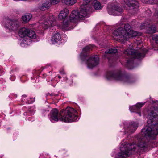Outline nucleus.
<instances>
[{
	"instance_id": "nucleus-36",
	"label": "nucleus",
	"mask_w": 158,
	"mask_h": 158,
	"mask_svg": "<svg viewBox=\"0 0 158 158\" xmlns=\"http://www.w3.org/2000/svg\"><path fill=\"white\" fill-rule=\"evenodd\" d=\"M28 113V114L29 115H32L34 114V112L33 111H31L30 110L29 111Z\"/></svg>"
},
{
	"instance_id": "nucleus-13",
	"label": "nucleus",
	"mask_w": 158,
	"mask_h": 158,
	"mask_svg": "<svg viewBox=\"0 0 158 158\" xmlns=\"http://www.w3.org/2000/svg\"><path fill=\"white\" fill-rule=\"evenodd\" d=\"M145 103L139 102L136 105L132 106H130L129 109L130 111L132 112H135L138 114L139 116H141L140 108L144 105Z\"/></svg>"
},
{
	"instance_id": "nucleus-22",
	"label": "nucleus",
	"mask_w": 158,
	"mask_h": 158,
	"mask_svg": "<svg viewBox=\"0 0 158 158\" xmlns=\"http://www.w3.org/2000/svg\"><path fill=\"white\" fill-rule=\"evenodd\" d=\"M31 42V40L27 39L26 37L24 38L21 42L20 45L22 47H25L27 45L30 44Z\"/></svg>"
},
{
	"instance_id": "nucleus-42",
	"label": "nucleus",
	"mask_w": 158,
	"mask_h": 158,
	"mask_svg": "<svg viewBox=\"0 0 158 158\" xmlns=\"http://www.w3.org/2000/svg\"><path fill=\"white\" fill-rule=\"evenodd\" d=\"M48 111V110H45V111H44V112H46L47 111Z\"/></svg>"
},
{
	"instance_id": "nucleus-23",
	"label": "nucleus",
	"mask_w": 158,
	"mask_h": 158,
	"mask_svg": "<svg viewBox=\"0 0 158 158\" xmlns=\"http://www.w3.org/2000/svg\"><path fill=\"white\" fill-rule=\"evenodd\" d=\"M93 4L94 9L97 10H100L103 7L100 2L97 0H94L93 2Z\"/></svg>"
},
{
	"instance_id": "nucleus-31",
	"label": "nucleus",
	"mask_w": 158,
	"mask_h": 158,
	"mask_svg": "<svg viewBox=\"0 0 158 158\" xmlns=\"http://www.w3.org/2000/svg\"><path fill=\"white\" fill-rule=\"evenodd\" d=\"M147 25V23H143L140 25V28L141 29L144 28Z\"/></svg>"
},
{
	"instance_id": "nucleus-41",
	"label": "nucleus",
	"mask_w": 158,
	"mask_h": 158,
	"mask_svg": "<svg viewBox=\"0 0 158 158\" xmlns=\"http://www.w3.org/2000/svg\"><path fill=\"white\" fill-rule=\"evenodd\" d=\"M58 78H59V79H60V78H61V77H60V76H58Z\"/></svg>"
},
{
	"instance_id": "nucleus-40",
	"label": "nucleus",
	"mask_w": 158,
	"mask_h": 158,
	"mask_svg": "<svg viewBox=\"0 0 158 158\" xmlns=\"http://www.w3.org/2000/svg\"><path fill=\"white\" fill-rule=\"evenodd\" d=\"M64 79L65 80H66L67 79V78L66 77H64Z\"/></svg>"
},
{
	"instance_id": "nucleus-9",
	"label": "nucleus",
	"mask_w": 158,
	"mask_h": 158,
	"mask_svg": "<svg viewBox=\"0 0 158 158\" xmlns=\"http://www.w3.org/2000/svg\"><path fill=\"white\" fill-rule=\"evenodd\" d=\"M123 124L125 134H129L134 132L138 127V123L136 122H125Z\"/></svg>"
},
{
	"instance_id": "nucleus-28",
	"label": "nucleus",
	"mask_w": 158,
	"mask_h": 158,
	"mask_svg": "<svg viewBox=\"0 0 158 158\" xmlns=\"http://www.w3.org/2000/svg\"><path fill=\"white\" fill-rule=\"evenodd\" d=\"M48 81L49 82V84H51L52 86H54L56 85V81L53 79H51L50 81L49 80Z\"/></svg>"
},
{
	"instance_id": "nucleus-30",
	"label": "nucleus",
	"mask_w": 158,
	"mask_h": 158,
	"mask_svg": "<svg viewBox=\"0 0 158 158\" xmlns=\"http://www.w3.org/2000/svg\"><path fill=\"white\" fill-rule=\"evenodd\" d=\"M35 101L34 99H32V98H30V100H28L27 101H26V103L30 104L32 103L33 102Z\"/></svg>"
},
{
	"instance_id": "nucleus-26",
	"label": "nucleus",
	"mask_w": 158,
	"mask_h": 158,
	"mask_svg": "<svg viewBox=\"0 0 158 158\" xmlns=\"http://www.w3.org/2000/svg\"><path fill=\"white\" fill-rule=\"evenodd\" d=\"M149 28L152 33H155L156 31V27L155 25H152Z\"/></svg>"
},
{
	"instance_id": "nucleus-12",
	"label": "nucleus",
	"mask_w": 158,
	"mask_h": 158,
	"mask_svg": "<svg viewBox=\"0 0 158 158\" xmlns=\"http://www.w3.org/2000/svg\"><path fill=\"white\" fill-rule=\"evenodd\" d=\"M117 52V50L116 48H110L105 51V57L107 58L110 63L112 61L113 62V61L115 60V56L114 54Z\"/></svg>"
},
{
	"instance_id": "nucleus-37",
	"label": "nucleus",
	"mask_w": 158,
	"mask_h": 158,
	"mask_svg": "<svg viewBox=\"0 0 158 158\" xmlns=\"http://www.w3.org/2000/svg\"><path fill=\"white\" fill-rule=\"evenodd\" d=\"M154 15L155 16H157V17L158 18V11L156 13V11L155 14H154Z\"/></svg>"
},
{
	"instance_id": "nucleus-20",
	"label": "nucleus",
	"mask_w": 158,
	"mask_h": 158,
	"mask_svg": "<svg viewBox=\"0 0 158 158\" xmlns=\"http://www.w3.org/2000/svg\"><path fill=\"white\" fill-rule=\"evenodd\" d=\"M51 6L49 1L46 0L40 6L39 8L41 10L44 11L48 9Z\"/></svg>"
},
{
	"instance_id": "nucleus-43",
	"label": "nucleus",
	"mask_w": 158,
	"mask_h": 158,
	"mask_svg": "<svg viewBox=\"0 0 158 158\" xmlns=\"http://www.w3.org/2000/svg\"><path fill=\"white\" fill-rule=\"evenodd\" d=\"M27 114V113H24V115H25V114Z\"/></svg>"
},
{
	"instance_id": "nucleus-7",
	"label": "nucleus",
	"mask_w": 158,
	"mask_h": 158,
	"mask_svg": "<svg viewBox=\"0 0 158 158\" xmlns=\"http://www.w3.org/2000/svg\"><path fill=\"white\" fill-rule=\"evenodd\" d=\"M108 11L110 15L119 16L123 13V10L118 6L116 1H114L110 5L108 6Z\"/></svg>"
},
{
	"instance_id": "nucleus-8",
	"label": "nucleus",
	"mask_w": 158,
	"mask_h": 158,
	"mask_svg": "<svg viewBox=\"0 0 158 158\" xmlns=\"http://www.w3.org/2000/svg\"><path fill=\"white\" fill-rule=\"evenodd\" d=\"M4 26L9 31H15L20 27V23L17 20L8 19L6 20Z\"/></svg>"
},
{
	"instance_id": "nucleus-4",
	"label": "nucleus",
	"mask_w": 158,
	"mask_h": 158,
	"mask_svg": "<svg viewBox=\"0 0 158 158\" xmlns=\"http://www.w3.org/2000/svg\"><path fill=\"white\" fill-rule=\"evenodd\" d=\"M105 77L108 80L113 79L128 83L132 82L131 78L126 75L124 72H122L120 70L107 72L106 74Z\"/></svg>"
},
{
	"instance_id": "nucleus-32",
	"label": "nucleus",
	"mask_w": 158,
	"mask_h": 158,
	"mask_svg": "<svg viewBox=\"0 0 158 158\" xmlns=\"http://www.w3.org/2000/svg\"><path fill=\"white\" fill-rule=\"evenodd\" d=\"M153 38L155 40V42L157 44H158V36L154 35L153 36Z\"/></svg>"
},
{
	"instance_id": "nucleus-10",
	"label": "nucleus",
	"mask_w": 158,
	"mask_h": 158,
	"mask_svg": "<svg viewBox=\"0 0 158 158\" xmlns=\"http://www.w3.org/2000/svg\"><path fill=\"white\" fill-rule=\"evenodd\" d=\"M125 4L129 7L133 14L136 13L138 11L139 4L136 0H123Z\"/></svg>"
},
{
	"instance_id": "nucleus-1",
	"label": "nucleus",
	"mask_w": 158,
	"mask_h": 158,
	"mask_svg": "<svg viewBox=\"0 0 158 158\" xmlns=\"http://www.w3.org/2000/svg\"><path fill=\"white\" fill-rule=\"evenodd\" d=\"M154 111L148 112V125L142 130L140 134L136 135L133 142L123 140L120 146V158H127L130 155L146 150L149 145V140L155 139L158 134V108Z\"/></svg>"
},
{
	"instance_id": "nucleus-39",
	"label": "nucleus",
	"mask_w": 158,
	"mask_h": 158,
	"mask_svg": "<svg viewBox=\"0 0 158 158\" xmlns=\"http://www.w3.org/2000/svg\"><path fill=\"white\" fill-rule=\"evenodd\" d=\"M100 45H101V47H104V46L103 45H102V44H100Z\"/></svg>"
},
{
	"instance_id": "nucleus-35",
	"label": "nucleus",
	"mask_w": 158,
	"mask_h": 158,
	"mask_svg": "<svg viewBox=\"0 0 158 158\" xmlns=\"http://www.w3.org/2000/svg\"><path fill=\"white\" fill-rule=\"evenodd\" d=\"M27 97V96L26 95H23L22 96V101L24 102L25 101V99L24 98H25Z\"/></svg>"
},
{
	"instance_id": "nucleus-34",
	"label": "nucleus",
	"mask_w": 158,
	"mask_h": 158,
	"mask_svg": "<svg viewBox=\"0 0 158 158\" xmlns=\"http://www.w3.org/2000/svg\"><path fill=\"white\" fill-rule=\"evenodd\" d=\"M10 79L12 81H13L15 79V77L14 75H12Z\"/></svg>"
},
{
	"instance_id": "nucleus-33",
	"label": "nucleus",
	"mask_w": 158,
	"mask_h": 158,
	"mask_svg": "<svg viewBox=\"0 0 158 158\" xmlns=\"http://www.w3.org/2000/svg\"><path fill=\"white\" fill-rule=\"evenodd\" d=\"M147 15L148 16H150L151 15L152 13H151V10L149 9H148V10L147 11Z\"/></svg>"
},
{
	"instance_id": "nucleus-44",
	"label": "nucleus",
	"mask_w": 158,
	"mask_h": 158,
	"mask_svg": "<svg viewBox=\"0 0 158 158\" xmlns=\"http://www.w3.org/2000/svg\"><path fill=\"white\" fill-rule=\"evenodd\" d=\"M64 36H66V35H64Z\"/></svg>"
},
{
	"instance_id": "nucleus-3",
	"label": "nucleus",
	"mask_w": 158,
	"mask_h": 158,
	"mask_svg": "<svg viewBox=\"0 0 158 158\" xmlns=\"http://www.w3.org/2000/svg\"><path fill=\"white\" fill-rule=\"evenodd\" d=\"M147 50L145 49L139 50L133 49H127L124 52L125 57L127 59L124 65L129 69H132L133 66L134 60L135 59H141L144 57Z\"/></svg>"
},
{
	"instance_id": "nucleus-18",
	"label": "nucleus",
	"mask_w": 158,
	"mask_h": 158,
	"mask_svg": "<svg viewBox=\"0 0 158 158\" xmlns=\"http://www.w3.org/2000/svg\"><path fill=\"white\" fill-rule=\"evenodd\" d=\"M29 30L25 27L21 28L19 32V36L21 38H25L27 35Z\"/></svg>"
},
{
	"instance_id": "nucleus-27",
	"label": "nucleus",
	"mask_w": 158,
	"mask_h": 158,
	"mask_svg": "<svg viewBox=\"0 0 158 158\" xmlns=\"http://www.w3.org/2000/svg\"><path fill=\"white\" fill-rule=\"evenodd\" d=\"M48 1H49L51 5L52 4H56L58 3L60 0H48Z\"/></svg>"
},
{
	"instance_id": "nucleus-6",
	"label": "nucleus",
	"mask_w": 158,
	"mask_h": 158,
	"mask_svg": "<svg viewBox=\"0 0 158 158\" xmlns=\"http://www.w3.org/2000/svg\"><path fill=\"white\" fill-rule=\"evenodd\" d=\"M131 34L126 35L123 27H120L116 28L113 32V36L115 39H117L122 41L127 40L131 38Z\"/></svg>"
},
{
	"instance_id": "nucleus-14",
	"label": "nucleus",
	"mask_w": 158,
	"mask_h": 158,
	"mask_svg": "<svg viewBox=\"0 0 158 158\" xmlns=\"http://www.w3.org/2000/svg\"><path fill=\"white\" fill-rule=\"evenodd\" d=\"M94 46V45L90 44L89 46L85 47L83 49L82 52L80 54L81 59L83 61L86 60L87 56H88V55L87 52L89 50L91 49Z\"/></svg>"
},
{
	"instance_id": "nucleus-25",
	"label": "nucleus",
	"mask_w": 158,
	"mask_h": 158,
	"mask_svg": "<svg viewBox=\"0 0 158 158\" xmlns=\"http://www.w3.org/2000/svg\"><path fill=\"white\" fill-rule=\"evenodd\" d=\"M64 3L68 5H72L77 2V0H63Z\"/></svg>"
},
{
	"instance_id": "nucleus-21",
	"label": "nucleus",
	"mask_w": 158,
	"mask_h": 158,
	"mask_svg": "<svg viewBox=\"0 0 158 158\" xmlns=\"http://www.w3.org/2000/svg\"><path fill=\"white\" fill-rule=\"evenodd\" d=\"M36 35L35 32L33 31L29 30L27 35L25 37L27 39L34 40L36 38Z\"/></svg>"
},
{
	"instance_id": "nucleus-24",
	"label": "nucleus",
	"mask_w": 158,
	"mask_h": 158,
	"mask_svg": "<svg viewBox=\"0 0 158 158\" xmlns=\"http://www.w3.org/2000/svg\"><path fill=\"white\" fill-rule=\"evenodd\" d=\"M32 17L31 14H27L22 17V19L24 23H27L28 22Z\"/></svg>"
},
{
	"instance_id": "nucleus-5",
	"label": "nucleus",
	"mask_w": 158,
	"mask_h": 158,
	"mask_svg": "<svg viewBox=\"0 0 158 158\" xmlns=\"http://www.w3.org/2000/svg\"><path fill=\"white\" fill-rule=\"evenodd\" d=\"M56 19V18L52 14H47L43 16L40 18L39 22L40 24L38 27V29L43 31V29H47L54 26Z\"/></svg>"
},
{
	"instance_id": "nucleus-11",
	"label": "nucleus",
	"mask_w": 158,
	"mask_h": 158,
	"mask_svg": "<svg viewBox=\"0 0 158 158\" xmlns=\"http://www.w3.org/2000/svg\"><path fill=\"white\" fill-rule=\"evenodd\" d=\"M99 61L98 56L97 55L93 56L86 60L87 67L89 69H92L98 64Z\"/></svg>"
},
{
	"instance_id": "nucleus-17",
	"label": "nucleus",
	"mask_w": 158,
	"mask_h": 158,
	"mask_svg": "<svg viewBox=\"0 0 158 158\" xmlns=\"http://www.w3.org/2000/svg\"><path fill=\"white\" fill-rule=\"evenodd\" d=\"M61 37L59 33L54 34L51 39V43L54 44H59L60 43Z\"/></svg>"
},
{
	"instance_id": "nucleus-38",
	"label": "nucleus",
	"mask_w": 158,
	"mask_h": 158,
	"mask_svg": "<svg viewBox=\"0 0 158 158\" xmlns=\"http://www.w3.org/2000/svg\"><path fill=\"white\" fill-rule=\"evenodd\" d=\"M60 74H63L64 73V72H63V71L60 72Z\"/></svg>"
},
{
	"instance_id": "nucleus-16",
	"label": "nucleus",
	"mask_w": 158,
	"mask_h": 158,
	"mask_svg": "<svg viewBox=\"0 0 158 158\" xmlns=\"http://www.w3.org/2000/svg\"><path fill=\"white\" fill-rule=\"evenodd\" d=\"M125 33L126 35L131 34L132 35L131 38L133 36H136L138 35V33L132 30L131 26L128 24H125L124 26Z\"/></svg>"
},
{
	"instance_id": "nucleus-19",
	"label": "nucleus",
	"mask_w": 158,
	"mask_h": 158,
	"mask_svg": "<svg viewBox=\"0 0 158 158\" xmlns=\"http://www.w3.org/2000/svg\"><path fill=\"white\" fill-rule=\"evenodd\" d=\"M68 10L67 9L65 8L62 10L59 15L58 18L59 19L61 20L65 18L68 15Z\"/></svg>"
},
{
	"instance_id": "nucleus-29",
	"label": "nucleus",
	"mask_w": 158,
	"mask_h": 158,
	"mask_svg": "<svg viewBox=\"0 0 158 158\" xmlns=\"http://www.w3.org/2000/svg\"><path fill=\"white\" fill-rule=\"evenodd\" d=\"M144 3H147L152 4L153 3L154 0H141Z\"/></svg>"
},
{
	"instance_id": "nucleus-15",
	"label": "nucleus",
	"mask_w": 158,
	"mask_h": 158,
	"mask_svg": "<svg viewBox=\"0 0 158 158\" xmlns=\"http://www.w3.org/2000/svg\"><path fill=\"white\" fill-rule=\"evenodd\" d=\"M70 15H71L70 16V21L64 20L63 22V25L62 26V29L64 31L69 30L73 28V27L71 26L70 22H71L75 23L78 20L79 18H79L76 21H72L70 19Z\"/></svg>"
},
{
	"instance_id": "nucleus-2",
	"label": "nucleus",
	"mask_w": 158,
	"mask_h": 158,
	"mask_svg": "<svg viewBox=\"0 0 158 158\" xmlns=\"http://www.w3.org/2000/svg\"><path fill=\"white\" fill-rule=\"evenodd\" d=\"M50 121L52 123L57 122L59 118L65 122H71L77 121L79 118L77 116V112L73 108L68 107L65 110H62L60 114L56 109H52L48 115Z\"/></svg>"
}]
</instances>
